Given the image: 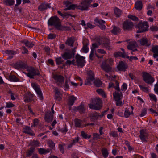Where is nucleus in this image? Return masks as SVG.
<instances>
[{"label": "nucleus", "mask_w": 158, "mask_h": 158, "mask_svg": "<svg viewBox=\"0 0 158 158\" xmlns=\"http://www.w3.org/2000/svg\"><path fill=\"white\" fill-rule=\"evenodd\" d=\"M48 24L49 26H53L57 29H61V24L59 18L56 16H52L48 20Z\"/></svg>", "instance_id": "nucleus-1"}, {"label": "nucleus", "mask_w": 158, "mask_h": 158, "mask_svg": "<svg viewBox=\"0 0 158 158\" xmlns=\"http://www.w3.org/2000/svg\"><path fill=\"white\" fill-rule=\"evenodd\" d=\"M135 28L138 29L137 31V33H143L147 31L148 30L149 25L147 21L139 22L135 25Z\"/></svg>", "instance_id": "nucleus-2"}, {"label": "nucleus", "mask_w": 158, "mask_h": 158, "mask_svg": "<svg viewBox=\"0 0 158 158\" xmlns=\"http://www.w3.org/2000/svg\"><path fill=\"white\" fill-rule=\"evenodd\" d=\"M114 61L111 58H108L103 62L101 66L102 69L106 72H111L112 67Z\"/></svg>", "instance_id": "nucleus-3"}, {"label": "nucleus", "mask_w": 158, "mask_h": 158, "mask_svg": "<svg viewBox=\"0 0 158 158\" xmlns=\"http://www.w3.org/2000/svg\"><path fill=\"white\" fill-rule=\"evenodd\" d=\"M52 77L54 80L55 83L59 87H63L64 83V77L62 75L56 73H52Z\"/></svg>", "instance_id": "nucleus-4"}, {"label": "nucleus", "mask_w": 158, "mask_h": 158, "mask_svg": "<svg viewBox=\"0 0 158 158\" xmlns=\"http://www.w3.org/2000/svg\"><path fill=\"white\" fill-rule=\"evenodd\" d=\"M27 73H24L29 77L31 79L34 78V76L40 75L39 71L32 67H29L27 68Z\"/></svg>", "instance_id": "nucleus-5"}, {"label": "nucleus", "mask_w": 158, "mask_h": 158, "mask_svg": "<svg viewBox=\"0 0 158 158\" xmlns=\"http://www.w3.org/2000/svg\"><path fill=\"white\" fill-rule=\"evenodd\" d=\"M142 76L144 82L149 84H151L154 81L155 79L149 73L146 72L142 73Z\"/></svg>", "instance_id": "nucleus-6"}, {"label": "nucleus", "mask_w": 158, "mask_h": 158, "mask_svg": "<svg viewBox=\"0 0 158 158\" xmlns=\"http://www.w3.org/2000/svg\"><path fill=\"white\" fill-rule=\"evenodd\" d=\"M88 106L91 109L98 110L101 108L102 101L100 98H96L94 100V104H89Z\"/></svg>", "instance_id": "nucleus-7"}, {"label": "nucleus", "mask_w": 158, "mask_h": 158, "mask_svg": "<svg viewBox=\"0 0 158 158\" xmlns=\"http://www.w3.org/2000/svg\"><path fill=\"white\" fill-rule=\"evenodd\" d=\"M92 2V0H83L81 5H78V9L82 11L88 10Z\"/></svg>", "instance_id": "nucleus-8"}, {"label": "nucleus", "mask_w": 158, "mask_h": 158, "mask_svg": "<svg viewBox=\"0 0 158 158\" xmlns=\"http://www.w3.org/2000/svg\"><path fill=\"white\" fill-rule=\"evenodd\" d=\"M31 86L36 93L38 97L41 100L43 99V97L42 92L40 89V86L37 84L35 83H32L31 84Z\"/></svg>", "instance_id": "nucleus-9"}, {"label": "nucleus", "mask_w": 158, "mask_h": 158, "mask_svg": "<svg viewBox=\"0 0 158 158\" xmlns=\"http://www.w3.org/2000/svg\"><path fill=\"white\" fill-rule=\"evenodd\" d=\"M75 59L76 60L77 65L82 68L85 65V58L78 54L76 55Z\"/></svg>", "instance_id": "nucleus-10"}, {"label": "nucleus", "mask_w": 158, "mask_h": 158, "mask_svg": "<svg viewBox=\"0 0 158 158\" xmlns=\"http://www.w3.org/2000/svg\"><path fill=\"white\" fill-rule=\"evenodd\" d=\"M140 134L139 137L141 140L144 143L147 142L148 134L146 130L144 129L141 130L140 131Z\"/></svg>", "instance_id": "nucleus-11"}, {"label": "nucleus", "mask_w": 158, "mask_h": 158, "mask_svg": "<svg viewBox=\"0 0 158 158\" xmlns=\"http://www.w3.org/2000/svg\"><path fill=\"white\" fill-rule=\"evenodd\" d=\"M134 24L130 20L125 21L123 25V28L125 30H131L133 28Z\"/></svg>", "instance_id": "nucleus-12"}, {"label": "nucleus", "mask_w": 158, "mask_h": 158, "mask_svg": "<svg viewBox=\"0 0 158 158\" xmlns=\"http://www.w3.org/2000/svg\"><path fill=\"white\" fill-rule=\"evenodd\" d=\"M74 55V52L73 51L72 52H65L61 54V56L64 60H67L73 58Z\"/></svg>", "instance_id": "nucleus-13"}, {"label": "nucleus", "mask_w": 158, "mask_h": 158, "mask_svg": "<svg viewBox=\"0 0 158 158\" xmlns=\"http://www.w3.org/2000/svg\"><path fill=\"white\" fill-rule=\"evenodd\" d=\"M88 77L85 81V84L88 85L91 84V82L94 79V73L91 71H89L87 73Z\"/></svg>", "instance_id": "nucleus-14"}, {"label": "nucleus", "mask_w": 158, "mask_h": 158, "mask_svg": "<svg viewBox=\"0 0 158 158\" xmlns=\"http://www.w3.org/2000/svg\"><path fill=\"white\" fill-rule=\"evenodd\" d=\"M113 81L115 82V84H114L112 82L109 83L108 88L109 89L111 88H114L117 91L120 92V90L119 87V82L116 80H114Z\"/></svg>", "instance_id": "nucleus-15"}, {"label": "nucleus", "mask_w": 158, "mask_h": 158, "mask_svg": "<svg viewBox=\"0 0 158 158\" xmlns=\"http://www.w3.org/2000/svg\"><path fill=\"white\" fill-rule=\"evenodd\" d=\"M128 67L127 64L122 61H120L117 66L118 69L120 71H125Z\"/></svg>", "instance_id": "nucleus-16"}, {"label": "nucleus", "mask_w": 158, "mask_h": 158, "mask_svg": "<svg viewBox=\"0 0 158 158\" xmlns=\"http://www.w3.org/2000/svg\"><path fill=\"white\" fill-rule=\"evenodd\" d=\"M33 95L30 92L25 93L23 96L24 101L26 102H29L33 99Z\"/></svg>", "instance_id": "nucleus-17"}, {"label": "nucleus", "mask_w": 158, "mask_h": 158, "mask_svg": "<svg viewBox=\"0 0 158 158\" xmlns=\"http://www.w3.org/2000/svg\"><path fill=\"white\" fill-rule=\"evenodd\" d=\"M153 53V56L156 60L158 61V45H155L153 46L151 50Z\"/></svg>", "instance_id": "nucleus-18"}, {"label": "nucleus", "mask_w": 158, "mask_h": 158, "mask_svg": "<svg viewBox=\"0 0 158 158\" xmlns=\"http://www.w3.org/2000/svg\"><path fill=\"white\" fill-rule=\"evenodd\" d=\"M53 119V115L50 112H47L45 114L44 119L48 123L51 122Z\"/></svg>", "instance_id": "nucleus-19"}, {"label": "nucleus", "mask_w": 158, "mask_h": 158, "mask_svg": "<svg viewBox=\"0 0 158 158\" xmlns=\"http://www.w3.org/2000/svg\"><path fill=\"white\" fill-rule=\"evenodd\" d=\"M138 41L139 42L140 44L142 46L149 47L151 44L150 42L148 41V39L146 37L142 38Z\"/></svg>", "instance_id": "nucleus-20"}, {"label": "nucleus", "mask_w": 158, "mask_h": 158, "mask_svg": "<svg viewBox=\"0 0 158 158\" xmlns=\"http://www.w3.org/2000/svg\"><path fill=\"white\" fill-rule=\"evenodd\" d=\"M95 40L97 42L92 44L91 49L92 50V49L93 51L96 52L95 49L98 48L101 44V40L100 39L98 38H96Z\"/></svg>", "instance_id": "nucleus-21"}, {"label": "nucleus", "mask_w": 158, "mask_h": 158, "mask_svg": "<svg viewBox=\"0 0 158 158\" xmlns=\"http://www.w3.org/2000/svg\"><path fill=\"white\" fill-rule=\"evenodd\" d=\"M75 123L74 126L77 128H81L84 127L83 125V121L80 119L77 118H76L74 121Z\"/></svg>", "instance_id": "nucleus-22"}, {"label": "nucleus", "mask_w": 158, "mask_h": 158, "mask_svg": "<svg viewBox=\"0 0 158 158\" xmlns=\"http://www.w3.org/2000/svg\"><path fill=\"white\" fill-rule=\"evenodd\" d=\"M27 67L26 64L22 62L16 63L14 66V68L17 69H26Z\"/></svg>", "instance_id": "nucleus-23"}, {"label": "nucleus", "mask_w": 158, "mask_h": 158, "mask_svg": "<svg viewBox=\"0 0 158 158\" xmlns=\"http://www.w3.org/2000/svg\"><path fill=\"white\" fill-rule=\"evenodd\" d=\"M48 8H50V4L41 3L38 7V9L40 11H43L46 10Z\"/></svg>", "instance_id": "nucleus-24"}, {"label": "nucleus", "mask_w": 158, "mask_h": 158, "mask_svg": "<svg viewBox=\"0 0 158 158\" xmlns=\"http://www.w3.org/2000/svg\"><path fill=\"white\" fill-rule=\"evenodd\" d=\"M99 114L96 112H92L90 114L89 117L90 118L91 121L94 122L99 118Z\"/></svg>", "instance_id": "nucleus-25"}, {"label": "nucleus", "mask_w": 158, "mask_h": 158, "mask_svg": "<svg viewBox=\"0 0 158 158\" xmlns=\"http://www.w3.org/2000/svg\"><path fill=\"white\" fill-rule=\"evenodd\" d=\"M23 131L24 133L27 134L31 135L33 136L35 135L29 127L27 126L23 129Z\"/></svg>", "instance_id": "nucleus-26"}, {"label": "nucleus", "mask_w": 158, "mask_h": 158, "mask_svg": "<svg viewBox=\"0 0 158 158\" xmlns=\"http://www.w3.org/2000/svg\"><path fill=\"white\" fill-rule=\"evenodd\" d=\"M21 42L22 43H23L26 47L30 48H32L34 45V43L32 42H30L26 40L22 41Z\"/></svg>", "instance_id": "nucleus-27"}, {"label": "nucleus", "mask_w": 158, "mask_h": 158, "mask_svg": "<svg viewBox=\"0 0 158 158\" xmlns=\"http://www.w3.org/2000/svg\"><path fill=\"white\" fill-rule=\"evenodd\" d=\"M135 7L138 10H141L143 7L142 2L141 1H137L136 2L135 4Z\"/></svg>", "instance_id": "nucleus-28"}, {"label": "nucleus", "mask_w": 158, "mask_h": 158, "mask_svg": "<svg viewBox=\"0 0 158 158\" xmlns=\"http://www.w3.org/2000/svg\"><path fill=\"white\" fill-rule=\"evenodd\" d=\"M16 52L12 50H6L5 52V53L9 56L7 58V59H11L13 57V55L15 54Z\"/></svg>", "instance_id": "nucleus-29"}, {"label": "nucleus", "mask_w": 158, "mask_h": 158, "mask_svg": "<svg viewBox=\"0 0 158 158\" xmlns=\"http://www.w3.org/2000/svg\"><path fill=\"white\" fill-rule=\"evenodd\" d=\"M136 44L135 43H130L127 46V48L130 50L135 52L137 51V50L136 48Z\"/></svg>", "instance_id": "nucleus-30"}, {"label": "nucleus", "mask_w": 158, "mask_h": 158, "mask_svg": "<svg viewBox=\"0 0 158 158\" xmlns=\"http://www.w3.org/2000/svg\"><path fill=\"white\" fill-rule=\"evenodd\" d=\"M55 99L58 101H60L62 99V95L58 89H55Z\"/></svg>", "instance_id": "nucleus-31"}, {"label": "nucleus", "mask_w": 158, "mask_h": 158, "mask_svg": "<svg viewBox=\"0 0 158 158\" xmlns=\"http://www.w3.org/2000/svg\"><path fill=\"white\" fill-rule=\"evenodd\" d=\"M77 98L73 95L70 96L68 98V104L70 106H73L74 101L76 100Z\"/></svg>", "instance_id": "nucleus-32"}, {"label": "nucleus", "mask_w": 158, "mask_h": 158, "mask_svg": "<svg viewBox=\"0 0 158 158\" xmlns=\"http://www.w3.org/2000/svg\"><path fill=\"white\" fill-rule=\"evenodd\" d=\"M10 80L11 81L17 82L19 81V79L16 76L14 75L10 74L9 76Z\"/></svg>", "instance_id": "nucleus-33"}, {"label": "nucleus", "mask_w": 158, "mask_h": 158, "mask_svg": "<svg viewBox=\"0 0 158 158\" xmlns=\"http://www.w3.org/2000/svg\"><path fill=\"white\" fill-rule=\"evenodd\" d=\"M74 40L72 37L69 38L65 42V44L68 46L73 47V46Z\"/></svg>", "instance_id": "nucleus-34"}, {"label": "nucleus", "mask_w": 158, "mask_h": 158, "mask_svg": "<svg viewBox=\"0 0 158 158\" xmlns=\"http://www.w3.org/2000/svg\"><path fill=\"white\" fill-rule=\"evenodd\" d=\"M110 40L108 39H105L103 41V46L108 49L110 48Z\"/></svg>", "instance_id": "nucleus-35"}, {"label": "nucleus", "mask_w": 158, "mask_h": 158, "mask_svg": "<svg viewBox=\"0 0 158 158\" xmlns=\"http://www.w3.org/2000/svg\"><path fill=\"white\" fill-rule=\"evenodd\" d=\"M122 94L121 92H118L116 91H115L113 94L115 100L121 99V96Z\"/></svg>", "instance_id": "nucleus-36"}, {"label": "nucleus", "mask_w": 158, "mask_h": 158, "mask_svg": "<svg viewBox=\"0 0 158 158\" xmlns=\"http://www.w3.org/2000/svg\"><path fill=\"white\" fill-rule=\"evenodd\" d=\"M38 151L39 153L40 154H45L47 153H49L50 152V149H47L46 150L42 148L38 149Z\"/></svg>", "instance_id": "nucleus-37"}, {"label": "nucleus", "mask_w": 158, "mask_h": 158, "mask_svg": "<svg viewBox=\"0 0 158 158\" xmlns=\"http://www.w3.org/2000/svg\"><path fill=\"white\" fill-rule=\"evenodd\" d=\"M75 8L78 9V5L77 4H71L68 7H67L66 8H65L64 10H75Z\"/></svg>", "instance_id": "nucleus-38"}, {"label": "nucleus", "mask_w": 158, "mask_h": 158, "mask_svg": "<svg viewBox=\"0 0 158 158\" xmlns=\"http://www.w3.org/2000/svg\"><path fill=\"white\" fill-rule=\"evenodd\" d=\"M35 150V147H30L29 150H28L26 152L27 156L28 157L31 156Z\"/></svg>", "instance_id": "nucleus-39"}, {"label": "nucleus", "mask_w": 158, "mask_h": 158, "mask_svg": "<svg viewBox=\"0 0 158 158\" xmlns=\"http://www.w3.org/2000/svg\"><path fill=\"white\" fill-rule=\"evenodd\" d=\"M120 31V29L118 27L114 26L113 29L111 31V32L113 34L115 35L119 33Z\"/></svg>", "instance_id": "nucleus-40"}, {"label": "nucleus", "mask_w": 158, "mask_h": 158, "mask_svg": "<svg viewBox=\"0 0 158 158\" xmlns=\"http://www.w3.org/2000/svg\"><path fill=\"white\" fill-rule=\"evenodd\" d=\"M77 109L79 111L80 113H84L85 111L84 105L81 104L77 107Z\"/></svg>", "instance_id": "nucleus-41"}, {"label": "nucleus", "mask_w": 158, "mask_h": 158, "mask_svg": "<svg viewBox=\"0 0 158 158\" xmlns=\"http://www.w3.org/2000/svg\"><path fill=\"white\" fill-rule=\"evenodd\" d=\"M15 2L14 0H4L3 2L7 6H11L14 4Z\"/></svg>", "instance_id": "nucleus-42"}, {"label": "nucleus", "mask_w": 158, "mask_h": 158, "mask_svg": "<svg viewBox=\"0 0 158 158\" xmlns=\"http://www.w3.org/2000/svg\"><path fill=\"white\" fill-rule=\"evenodd\" d=\"M47 144L49 148L52 149H55V143L51 140H48L47 142Z\"/></svg>", "instance_id": "nucleus-43"}, {"label": "nucleus", "mask_w": 158, "mask_h": 158, "mask_svg": "<svg viewBox=\"0 0 158 158\" xmlns=\"http://www.w3.org/2000/svg\"><path fill=\"white\" fill-rule=\"evenodd\" d=\"M114 13L116 17H119L121 14V11L117 7H115L114 9Z\"/></svg>", "instance_id": "nucleus-44"}, {"label": "nucleus", "mask_w": 158, "mask_h": 158, "mask_svg": "<svg viewBox=\"0 0 158 158\" xmlns=\"http://www.w3.org/2000/svg\"><path fill=\"white\" fill-rule=\"evenodd\" d=\"M96 92L99 94L102 95L103 97H106L105 93L102 89H98L97 90Z\"/></svg>", "instance_id": "nucleus-45"}, {"label": "nucleus", "mask_w": 158, "mask_h": 158, "mask_svg": "<svg viewBox=\"0 0 158 158\" xmlns=\"http://www.w3.org/2000/svg\"><path fill=\"white\" fill-rule=\"evenodd\" d=\"M94 84L97 87H100L102 85V82L101 80L99 79H96L94 80Z\"/></svg>", "instance_id": "nucleus-46"}, {"label": "nucleus", "mask_w": 158, "mask_h": 158, "mask_svg": "<svg viewBox=\"0 0 158 158\" xmlns=\"http://www.w3.org/2000/svg\"><path fill=\"white\" fill-rule=\"evenodd\" d=\"M39 144L40 143L38 141L34 140L31 141L30 144V145L34 146V147L39 146Z\"/></svg>", "instance_id": "nucleus-47"}, {"label": "nucleus", "mask_w": 158, "mask_h": 158, "mask_svg": "<svg viewBox=\"0 0 158 158\" xmlns=\"http://www.w3.org/2000/svg\"><path fill=\"white\" fill-rule=\"evenodd\" d=\"M131 115V113H130L129 110L128 109L126 108L125 109L124 112V116L126 118H128Z\"/></svg>", "instance_id": "nucleus-48"}, {"label": "nucleus", "mask_w": 158, "mask_h": 158, "mask_svg": "<svg viewBox=\"0 0 158 158\" xmlns=\"http://www.w3.org/2000/svg\"><path fill=\"white\" fill-rule=\"evenodd\" d=\"M102 152L103 157L104 158H106L108 157V152L106 149H103L102 150Z\"/></svg>", "instance_id": "nucleus-49"}, {"label": "nucleus", "mask_w": 158, "mask_h": 158, "mask_svg": "<svg viewBox=\"0 0 158 158\" xmlns=\"http://www.w3.org/2000/svg\"><path fill=\"white\" fill-rule=\"evenodd\" d=\"M149 96L151 100L155 102L157 100V98L155 94L152 93H150L149 94Z\"/></svg>", "instance_id": "nucleus-50"}, {"label": "nucleus", "mask_w": 158, "mask_h": 158, "mask_svg": "<svg viewBox=\"0 0 158 158\" xmlns=\"http://www.w3.org/2000/svg\"><path fill=\"white\" fill-rule=\"evenodd\" d=\"M94 21L96 23H97L99 24V25H101L102 24H104L105 23V21L102 19H99L98 17H96L95 20Z\"/></svg>", "instance_id": "nucleus-51"}, {"label": "nucleus", "mask_w": 158, "mask_h": 158, "mask_svg": "<svg viewBox=\"0 0 158 158\" xmlns=\"http://www.w3.org/2000/svg\"><path fill=\"white\" fill-rule=\"evenodd\" d=\"M81 135L82 137L85 139H89L91 137V135L86 133L84 131L81 132Z\"/></svg>", "instance_id": "nucleus-52"}, {"label": "nucleus", "mask_w": 158, "mask_h": 158, "mask_svg": "<svg viewBox=\"0 0 158 158\" xmlns=\"http://www.w3.org/2000/svg\"><path fill=\"white\" fill-rule=\"evenodd\" d=\"M55 62L57 65H60L64 62V60L61 57H59L56 58Z\"/></svg>", "instance_id": "nucleus-53"}, {"label": "nucleus", "mask_w": 158, "mask_h": 158, "mask_svg": "<svg viewBox=\"0 0 158 158\" xmlns=\"http://www.w3.org/2000/svg\"><path fill=\"white\" fill-rule=\"evenodd\" d=\"M147 108H144L141 111V114L139 115V116L140 117H143L147 113Z\"/></svg>", "instance_id": "nucleus-54"}, {"label": "nucleus", "mask_w": 158, "mask_h": 158, "mask_svg": "<svg viewBox=\"0 0 158 158\" xmlns=\"http://www.w3.org/2000/svg\"><path fill=\"white\" fill-rule=\"evenodd\" d=\"M58 131L61 132L62 133H66L68 130L66 125H65L63 128H59Z\"/></svg>", "instance_id": "nucleus-55"}, {"label": "nucleus", "mask_w": 158, "mask_h": 158, "mask_svg": "<svg viewBox=\"0 0 158 158\" xmlns=\"http://www.w3.org/2000/svg\"><path fill=\"white\" fill-rule=\"evenodd\" d=\"M128 17L134 21H138L139 20V18L135 16L132 15H129Z\"/></svg>", "instance_id": "nucleus-56"}, {"label": "nucleus", "mask_w": 158, "mask_h": 158, "mask_svg": "<svg viewBox=\"0 0 158 158\" xmlns=\"http://www.w3.org/2000/svg\"><path fill=\"white\" fill-rule=\"evenodd\" d=\"M139 86L141 90L146 93L149 92V89L148 88L143 86L142 85H139Z\"/></svg>", "instance_id": "nucleus-57"}, {"label": "nucleus", "mask_w": 158, "mask_h": 158, "mask_svg": "<svg viewBox=\"0 0 158 158\" xmlns=\"http://www.w3.org/2000/svg\"><path fill=\"white\" fill-rule=\"evenodd\" d=\"M63 86V87H61L64 88L65 90H68L69 89V86L68 85V81L67 80L65 81V82H64Z\"/></svg>", "instance_id": "nucleus-58"}, {"label": "nucleus", "mask_w": 158, "mask_h": 158, "mask_svg": "<svg viewBox=\"0 0 158 158\" xmlns=\"http://www.w3.org/2000/svg\"><path fill=\"white\" fill-rule=\"evenodd\" d=\"M56 37V35L54 34L50 33L48 35V38L52 40L55 39Z\"/></svg>", "instance_id": "nucleus-59"}, {"label": "nucleus", "mask_w": 158, "mask_h": 158, "mask_svg": "<svg viewBox=\"0 0 158 158\" xmlns=\"http://www.w3.org/2000/svg\"><path fill=\"white\" fill-rule=\"evenodd\" d=\"M69 16H71L72 17H75L74 15H72L71 14L69 13L68 12H64V15L63 18H68Z\"/></svg>", "instance_id": "nucleus-60"}, {"label": "nucleus", "mask_w": 158, "mask_h": 158, "mask_svg": "<svg viewBox=\"0 0 158 158\" xmlns=\"http://www.w3.org/2000/svg\"><path fill=\"white\" fill-rule=\"evenodd\" d=\"M6 108H11L15 106L14 105L10 102H7L6 103Z\"/></svg>", "instance_id": "nucleus-61"}, {"label": "nucleus", "mask_w": 158, "mask_h": 158, "mask_svg": "<svg viewBox=\"0 0 158 158\" xmlns=\"http://www.w3.org/2000/svg\"><path fill=\"white\" fill-rule=\"evenodd\" d=\"M21 49L23 50L22 52V54H27L28 50L24 46H23L21 47Z\"/></svg>", "instance_id": "nucleus-62"}, {"label": "nucleus", "mask_w": 158, "mask_h": 158, "mask_svg": "<svg viewBox=\"0 0 158 158\" xmlns=\"http://www.w3.org/2000/svg\"><path fill=\"white\" fill-rule=\"evenodd\" d=\"M83 46H88L89 44V41L86 39H83Z\"/></svg>", "instance_id": "nucleus-63"}, {"label": "nucleus", "mask_w": 158, "mask_h": 158, "mask_svg": "<svg viewBox=\"0 0 158 158\" xmlns=\"http://www.w3.org/2000/svg\"><path fill=\"white\" fill-rule=\"evenodd\" d=\"M93 139H100V135L97 133H94L93 134Z\"/></svg>", "instance_id": "nucleus-64"}]
</instances>
